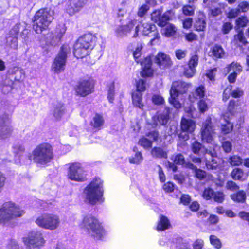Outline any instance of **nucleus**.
<instances>
[{"mask_svg": "<svg viewBox=\"0 0 249 249\" xmlns=\"http://www.w3.org/2000/svg\"><path fill=\"white\" fill-rule=\"evenodd\" d=\"M165 27L163 35L165 37H170L176 35L177 29L173 24L169 23Z\"/></svg>", "mask_w": 249, "mask_h": 249, "instance_id": "39", "label": "nucleus"}, {"mask_svg": "<svg viewBox=\"0 0 249 249\" xmlns=\"http://www.w3.org/2000/svg\"><path fill=\"white\" fill-rule=\"evenodd\" d=\"M214 191L211 188H205L202 193L203 198L206 200H210L213 198Z\"/></svg>", "mask_w": 249, "mask_h": 249, "instance_id": "56", "label": "nucleus"}, {"mask_svg": "<svg viewBox=\"0 0 249 249\" xmlns=\"http://www.w3.org/2000/svg\"><path fill=\"white\" fill-rule=\"evenodd\" d=\"M180 133L178 134V137L180 140L186 141L189 139V134L193 133L195 131L196 124L193 120L182 117L180 121Z\"/></svg>", "mask_w": 249, "mask_h": 249, "instance_id": "12", "label": "nucleus"}, {"mask_svg": "<svg viewBox=\"0 0 249 249\" xmlns=\"http://www.w3.org/2000/svg\"><path fill=\"white\" fill-rule=\"evenodd\" d=\"M191 86L190 83L184 81L178 80L172 83L169 92L175 96H179L186 94L188 92L189 88Z\"/></svg>", "mask_w": 249, "mask_h": 249, "instance_id": "18", "label": "nucleus"}, {"mask_svg": "<svg viewBox=\"0 0 249 249\" xmlns=\"http://www.w3.org/2000/svg\"><path fill=\"white\" fill-rule=\"evenodd\" d=\"M24 213V210L15 203L5 202L1 207V223L13 227L15 224L12 220L22 217Z\"/></svg>", "mask_w": 249, "mask_h": 249, "instance_id": "4", "label": "nucleus"}, {"mask_svg": "<svg viewBox=\"0 0 249 249\" xmlns=\"http://www.w3.org/2000/svg\"><path fill=\"white\" fill-rule=\"evenodd\" d=\"M79 226L81 229L86 230L90 236L96 241L102 240L106 233L103 223L97 216L92 214L83 215Z\"/></svg>", "mask_w": 249, "mask_h": 249, "instance_id": "1", "label": "nucleus"}, {"mask_svg": "<svg viewBox=\"0 0 249 249\" xmlns=\"http://www.w3.org/2000/svg\"><path fill=\"white\" fill-rule=\"evenodd\" d=\"M153 103L156 105H161L165 103L164 98L160 95L154 94L152 97Z\"/></svg>", "mask_w": 249, "mask_h": 249, "instance_id": "59", "label": "nucleus"}, {"mask_svg": "<svg viewBox=\"0 0 249 249\" xmlns=\"http://www.w3.org/2000/svg\"><path fill=\"white\" fill-rule=\"evenodd\" d=\"M248 176V173L240 167L234 168L230 173V176L233 180L241 182L246 181Z\"/></svg>", "mask_w": 249, "mask_h": 249, "instance_id": "25", "label": "nucleus"}, {"mask_svg": "<svg viewBox=\"0 0 249 249\" xmlns=\"http://www.w3.org/2000/svg\"><path fill=\"white\" fill-rule=\"evenodd\" d=\"M209 240L211 244L216 249H220L222 246V244L220 240L216 236L214 235H211L209 236Z\"/></svg>", "mask_w": 249, "mask_h": 249, "instance_id": "45", "label": "nucleus"}, {"mask_svg": "<svg viewBox=\"0 0 249 249\" xmlns=\"http://www.w3.org/2000/svg\"><path fill=\"white\" fill-rule=\"evenodd\" d=\"M162 188L166 193H170L174 192L175 185L171 181H168L163 184Z\"/></svg>", "mask_w": 249, "mask_h": 249, "instance_id": "63", "label": "nucleus"}, {"mask_svg": "<svg viewBox=\"0 0 249 249\" xmlns=\"http://www.w3.org/2000/svg\"><path fill=\"white\" fill-rule=\"evenodd\" d=\"M194 94L196 99H203L206 95V88L204 85H200L195 89Z\"/></svg>", "mask_w": 249, "mask_h": 249, "instance_id": "41", "label": "nucleus"}, {"mask_svg": "<svg viewBox=\"0 0 249 249\" xmlns=\"http://www.w3.org/2000/svg\"><path fill=\"white\" fill-rule=\"evenodd\" d=\"M13 129L11 126H3L1 133V138L6 139L10 137L12 133Z\"/></svg>", "mask_w": 249, "mask_h": 249, "instance_id": "57", "label": "nucleus"}, {"mask_svg": "<svg viewBox=\"0 0 249 249\" xmlns=\"http://www.w3.org/2000/svg\"><path fill=\"white\" fill-rule=\"evenodd\" d=\"M90 50L86 47L79 42L75 41L73 46V54L77 59H82L89 55L91 52Z\"/></svg>", "mask_w": 249, "mask_h": 249, "instance_id": "23", "label": "nucleus"}, {"mask_svg": "<svg viewBox=\"0 0 249 249\" xmlns=\"http://www.w3.org/2000/svg\"><path fill=\"white\" fill-rule=\"evenodd\" d=\"M95 81L91 77L80 78L73 87L75 95L86 97L95 91Z\"/></svg>", "mask_w": 249, "mask_h": 249, "instance_id": "8", "label": "nucleus"}, {"mask_svg": "<svg viewBox=\"0 0 249 249\" xmlns=\"http://www.w3.org/2000/svg\"><path fill=\"white\" fill-rule=\"evenodd\" d=\"M184 37L185 40L189 42H192L198 40L197 35L192 31L185 34Z\"/></svg>", "mask_w": 249, "mask_h": 249, "instance_id": "60", "label": "nucleus"}, {"mask_svg": "<svg viewBox=\"0 0 249 249\" xmlns=\"http://www.w3.org/2000/svg\"><path fill=\"white\" fill-rule=\"evenodd\" d=\"M226 124H222L221 131L224 134H227L231 132L233 128V124L231 123L229 119L224 117Z\"/></svg>", "mask_w": 249, "mask_h": 249, "instance_id": "44", "label": "nucleus"}, {"mask_svg": "<svg viewBox=\"0 0 249 249\" xmlns=\"http://www.w3.org/2000/svg\"><path fill=\"white\" fill-rule=\"evenodd\" d=\"M136 91L137 92H143L146 90V81L142 79H139L136 81Z\"/></svg>", "mask_w": 249, "mask_h": 249, "instance_id": "49", "label": "nucleus"}, {"mask_svg": "<svg viewBox=\"0 0 249 249\" xmlns=\"http://www.w3.org/2000/svg\"><path fill=\"white\" fill-rule=\"evenodd\" d=\"M170 109L169 107H165L164 111L157 115V120L161 125H165L167 124L170 115Z\"/></svg>", "mask_w": 249, "mask_h": 249, "instance_id": "33", "label": "nucleus"}, {"mask_svg": "<svg viewBox=\"0 0 249 249\" xmlns=\"http://www.w3.org/2000/svg\"><path fill=\"white\" fill-rule=\"evenodd\" d=\"M70 51L71 48L68 44H64L61 46L52 65V69L55 73H59L64 70L68 54Z\"/></svg>", "mask_w": 249, "mask_h": 249, "instance_id": "9", "label": "nucleus"}, {"mask_svg": "<svg viewBox=\"0 0 249 249\" xmlns=\"http://www.w3.org/2000/svg\"><path fill=\"white\" fill-rule=\"evenodd\" d=\"M154 62L162 69L169 68L173 64L170 56L161 52H159L155 56Z\"/></svg>", "mask_w": 249, "mask_h": 249, "instance_id": "22", "label": "nucleus"}, {"mask_svg": "<svg viewBox=\"0 0 249 249\" xmlns=\"http://www.w3.org/2000/svg\"><path fill=\"white\" fill-rule=\"evenodd\" d=\"M170 97L168 99L169 103L172 105L175 108L180 109L181 107V104L177 99V97L179 96H175L172 93L169 92Z\"/></svg>", "mask_w": 249, "mask_h": 249, "instance_id": "46", "label": "nucleus"}, {"mask_svg": "<svg viewBox=\"0 0 249 249\" xmlns=\"http://www.w3.org/2000/svg\"><path fill=\"white\" fill-rule=\"evenodd\" d=\"M104 123L103 115L96 113L90 121L89 124L93 129L98 131L102 128Z\"/></svg>", "mask_w": 249, "mask_h": 249, "instance_id": "27", "label": "nucleus"}, {"mask_svg": "<svg viewBox=\"0 0 249 249\" xmlns=\"http://www.w3.org/2000/svg\"><path fill=\"white\" fill-rule=\"evenodd\" d=\"M136 24L137 20L134 19L131 20L126 24L124 25L127 33H130L135 28V33L133 35L134 37H136L138 36V32L139 31V25Z\"/></svg>", "mask_w": 249, "mask_h": 249, "instance_id": "36", "label": "nucleus"}, {"mask_svg": "<svg viewBox=\"0 0 249 249\" xmlns=\"http://www.w3.org/2000/svg\"><path fill=\"white\" fill-rule=\"evenodd\" d=\"M97 39V38L95 35L88 32L79 36L76 41L92 50L95 46Z\"/></svg>", "mask_w": 249, "mask_h": 249, "instance_id": "20", "label": "nucleus"}, {"mask_svg": "<svg viewBox=\"0 0 249 249\" xmlns=\"http://www.w3.org/2000/svg\"><path fill=\"white\" fill-rule=\"evenodd\" d=\"M89 3V0H67L66 3V12L73 16L80 12Z\"/></svg>", "mask_w": 249, "mask_h": 249, "instance_id": "14", "label": "nucleus"}, {"mask_svg": "<svg viewBox=\"0 0 249 249\" xmlns=\"http://www.w3.org/2000/svg\"><path fill=\"white\" fill-rule=\"evenodd\" d=\"M197 107L201 113H204L209 109L208 104L204 98L199 100L197 102Z\"/></svg>", "mask_w": 249, "mask_h": 249, "instance_id": "51", "label": "nucleus"}, {"mask_svg": "<svg viewBox=\"0 0 249 249\" xmlns=\"http://www.w3.org/2000/svg\"><path fill=\"white\" fill-rule=\"evenodd\" d=\"M236 8L240 14L246 12L249 9V3L246 1H241L238 4Z\"/></svg>", "mask_w": 249, "mask_h": 249, "instance_id": "62", "label": "nucleus"}, {"mask_svg": "<svg viewBox=\"0 0 249 249\" xmlns=\"http://www.w3.org/2000/svg\"><path fill=\"white\" fill-rule=\"evenodd\" d=\"M231 199L235 202L243 203L246 200V194L243 190H238L231 194L230 196Z\"/></svg>", "mask_w": 249, "mask_h": 249, "instance_id": "34", "label": "nucleus"}, {"mask_svg": "<svg viewBox=\"0 0 249 249\" xmlns=\"http://www.w3.org/2000/svg\"><path fill=\"white\" fill-rule=\"evenodd\" d=\"M195 7L190 5H185L182 6V12L186 16H192L195 14Z\"/></svg>", "mask_w": 249, "mask_h": 249, "instance_id": "50", "label": "nucleus"}, {"mask_svg": "<svg viewBox=\"0 0 249 249\" xmlns=\"http://www.w3.org/2000/svg\"><path fill=\"white\" fill-rule=\"evenodd\" d=\"M35 223L45 230L53 231L57 229L60 223L59 216L53 213H44L38 216Z\"/></svg>", "mask_w": 249, "mask_h": 249, "instance_id": "6", "label": "nucleus"}, {"mask_svg": "<svg viewBox=\"0 0 249 249\" xmlns=\"http://www.w3.org/2000/svg\"><path fill=\"white\" fill-rule=\"evenodd\" d=\"M142 33L144 35L148 36H153V38L150 40L149 43L152 46L154 45V41L156 40L159 41L160 38L156 26L151 23H145L142 24Z\"/></svg>", "mask_w": 249, "mask_h": 249, "instance_id": "19", "label": "nucleus"}, {"mask_svg": "<svg viewBox=\"0 0 249 249\" xmlns=\"http://www.w3.org/2000/svg\"><path fill=\"white\" fill-rule=\"evenodd\" d=\"M153 157L156 158L161 159L167 158V153L160 147H154L151 151Z\"/></svg>", "mask_w": 249, "mask_h": 249, "instance_id": "38", "label": "nucleus"}, {"mask_svg": "<svg viewBox=\"0 0 249 249\" xmlns=\"http://www.w3.org/2000/svg\"><path fill=\"white\" fill-rule=\"evenodd\" d=\"M53 18L48 8H42L37 10L32 18V28L36 34H41L49 29Z\"/></svg>", "mask_w": 249, "mask_h": 249, "instance_id": "5", "label": "nucleus"}, {"mask_svg": "<svg viewBox=\"0 0 249 249\" xmlns=\"http://www.w3.org/2000/svg\"><path fill=\"white\" fill-rule=\"evenodd\" d=\"M171 227L172 225L168 218L163 214L160 215L155 229L158 231H162Z\"/></svg>", "mask_w": 249, "mask_h": 249, "instance_id": "26", "label": "nucleus"}, {"mask_svg": "<svg viewBox=\"0 0 249 249\" xmlns=\"http://www.w3.org/2000/svg\"><path fill=\"white\" fill-rule=\"evenodd\" d=\"M217 72V68L214 67L206 70L205 75L208 80L211 82H214L215 80L216 73Z\"/></svg>", "mask_w": 249, "mask_h": 249, "instance_id": "47", "label": "nucleus"}, {"mask_svg": "<svg viewBox=\"0 0 249 249\" xmlns=\"http://www.w3.org/2000/svg\"><path fill=\"white\" fill-rule=\"evenodd\" d=\"M233 28V25L231 22L230 21L224 22L221 28V31L224 35L229 34L230 31Z\"/></svg>", "mask_w": 249, "mask_h": 249, "instance_id": "52", "label": "nucleus"}, {"mask_svg": "<svg viewBox=\"0 0 249 249\" xmlns=\"http://www.w3.org/2000/svg\"><path fill=\"white\" fill-rule=\"evenodd\" d=\"M65 113V108L64 104L62 103L58 104L54 107L53 111V116L57 119H59Z\"/></svg>", "mask_w": 249, "mask_h": 249, "instance_id": "43", "label": "nucleus"}, {"mask_svg": "<svg viewBox=\"0 0 249 249\" xmlns=\"http://www.w3.org/2000/svg\"><path fill=\"white\" fill-rule=\"evenodd\" d=\"M53 145L47 142L38 144L27 156L30 161L36 164L47 165L54 159Z\"/></svg>", "mask_w": 249, "mask_h": 249, "instance_id": "2", "label": "nucleus"}, {"mask_svg": "<svg viewBox=\"0 0 249 249\" xmlns=\"http://www.w3.org/2000/svg\"><path fill=\"white\" fill-rule=\"evenodd\" d=\"M204 162L208 170H213L220 168L223 163V160L218 157L216 153H213L212 151L208 152L206 150L204 156Z\"/></svg>", "mask_w": 249, "mask_h": 249, "instance_id": "16", "label": "nucleus"}, {"mask_svg": "<svg viewBox=\"0 0 249 249\" xmlns=\"http://www.w3.org/2000/svg\"><path fill=\"white\" fill-rule=\"evenodd\" d=\"M231 96L234 98H238L244 95V91L239 87H236L231 92Z\"/></svg>", "mask_w": 249, "mask_h": 249, "instance_id": "64", "label": "nucleus"}, {"mask_svg": "<svg viewBox=\"0 0 249 249\" xmlns=\"http://www.w3.org/2000/svg\"><path fill=\"white\" fill-rule=\"evenodd\" d=\"M172 160L176 165H183L185 163V159L184 156L181 153L176 154Z\"/></svg>", "mask_w": 249, "mask_h": 249, "instance_id": "54", "label": "nucleus"}, {"mask_svg": "<svg viewBox=\"0 0 249 249\" xmlns=\"http://www.w3.org/2000/svg\"><path fill=\"white\" fill-rule=\"evenodd\" d=\"M103 183V181L98 177L93 178L84 189L85 202L95 205L98 202L104 201Z\"/></svg>", "mask_w": 249, "mask_h": 249, "instance_id": "3", "label": "nucleus"}, {"mask_svg": "<svg viewBox=\"0 0 249 249\" xmlns=\"http://www.w3.org/2000/svg\"><path fill=\"white\" fill-rule=\"evenodd\" d=\"M206 17L203 11L198 12L197 18L196 19L194 28L197 32H204L206 28Z\"/></svg>", "mask_w": 249, "mask_h": 249, "instance_id": "24", "label": "nucleus"}, {"mask_svg": "<svg viewBox=\"0 0 249 249\" xmlns=\"http://www.w3.org/2000/svg\"><path fill=\"white\" fill-rule=\"evenodd\" d=\"M141 65V77L144 78H151L154 75V70L152 68L153 61L151 55H148L140 62Z\"/></svg>", "mask_w": 249, "mask_h": 249, "instance_id": "17", "label": "nucleus"}, {"mask_svg": "<svg viewBox=\"0 0 249 249\" xmlns=\"http://www.w3.org/2000/svg\"><path fill=\"white\" fill-rule=\"evenodd\" d=\"M13 150L15 156H20L24 153L25 149L22 144H16L13 146Z\"/></svg>", "mask_w": 249, "mask_h": 249, "instance_id": "55", "label": "nucleus"}, {"mask_svg": "<svg viewBox=\"0 0 249 249\" xmlns=\"http://www.w3.org/2000/svg\"><path fill=\"white\" fill-rule=\"evenodd\" d=\"M226 69L227 73H229L231 70L236 72L237 74L242 71V67L241 65L238 62H231L227 66Z\"/></svg>", "mask_w": 249, "mask_h": 249, "instance_id": "42", "label": "nucleus"}, {"mask_svg": "<svg viewBox=\"0 0 249 249\" xmlns=\"http://www.w3.org/2000/svg\"><path fill=\"white\" fill-rule=\"evenodd\" d=\"M198 64V56L196 54L192 55L188 62V66L193 69H196Z\"/></svg>", "mask_w": 249, "mask_h": 249, "instance_id": "61", "label": "nucleus"}, {"mask_svg": "<svg viewBox=\"0 0 249 249\" xmlns=\"http://www.w3.org/2000/svg\"><path fill=\"white\" fill-rule=\"evenodd\" d=\"M238 106V104L237 101L234 99H231L228 103L226 111L223 115L224 117L230 119L234 116L236 112V107Z\"/></svg>", "mask_w": 249, "mask_h": 249, "instance_id": "29", "label": "nucleus"}, {"mask_svg": "<svg viewBox=\"0 0 249 249\" xmlns=\"http://www.w3.org/2000/svg\"><path fill=\"white\" fill-rule=\"evenodd\" d=\"M226 6L227 4L225 3L220 2L218 3L217 7H208V15L209 17L216 18L221 15Z\"/></svg>", "mask_w": 249, "mask_h": 249, "instance_id": "28", "label": "nucleus"}, {"mask_svg": "<svg viewBox=\"0 0 249 249\" xmlns=\"http://www.w3.org/2000/svg\"><path fill=\"white\" fill-rule=\"evenodd\" d=\"M210 56L216 59L222 58L225 54V51L222 46L219 44H214L210 48Z\"/></svg>", "mask_w": 249, "mask_h": 249, "instance_id": "31", "label": "nucleus"}, {"mask_svg": "<svg viewBox=\"0 0 249 249\" xmlns=\"http://www.w3.org/2000/svg\"><path fill=\"white\" fill-rule=\"evenodd\" d=\"M22 241L27 249H39L44 247L46 240L43 233L38 231H31Z\"/></svg>", "mask_w": 249, "mask_h": 249, "instance_id": "7", "label": "nucleus"}, {"mask_svg": "<svg viewBox=\"0 0 249 249\" xmlns=\"http://www.w3.org/2000/svg\"><path fill=\"white\" fill-rule=\"evenodd\" d=\"M203 147L202 144L197 140H195L191 145L192 152L196 155L199 154Z\"/></svg>", "mask_w": 249, "mask_h": 249, "instance_id": "53", "label": "nucleus"}, {"mask_svg": "<svg viewBox=\"0 0 249 249\" xmlns=\"http://www.w3.org/2000/svg\"><path fill=\"white\" fill-rule=\"evenodd\" d=\"M67 178L70 180L77 182H83L86 180L85 170L80 163H69Z\"/></svg>", "mask_w": 249, "mask_h": 249, "instance_id": "11", "label": "nucleus"}, {"mask_svg": "<svg viewBox=\"0 0 249 249\" xmlns=\"http://www.w3.org/2000/svg\"><path fill=\"white\" fill-rule=\"evenodd\" d=\"M213 125L211 118H208L203 123L200 130L201 140L203 142L211 143L213 141Z\"/></svg>", "mask_w": 249, "mask_h": 249, "instance_id": "15", "label": "nucleus"}, {"mask_svg": "<svg viewBox=\"0 0 249 249\" xmlns=\"http://www.w3.org/2000/svg\"><path fill=\"white\" fill-rule=\"evenodd\" d=\"M138 143L143 148L147 149L152 148L153 142L147 138L142 137L139 139Z\"/></svg>", "mask_w": 249, "mask_h": 249, "instance_id": "48", "label": "nucleus"}, {"mask_svg": "<svg viewBox=\"0 0 249 249\" xmlns=\"http://www.w3.org/2000/svg\"><path fill=\"white\" fill-rule=\"evenodd\" d=\"M225 195L222 191L214 192L213 196V199L214 202L218 203H222L225 200Z\"/></svg>", "mask_w": 249, "mask_h": 249, "instance_id": "58", "label": "nucleus"}, {"mask_svg": "<svg viewBox=\"0 0 249 249\" xmlns=\"http://www.w3.org/2000/svg\"><path fill=\"white\" fill-rule=\"evenodd\" d=\"M132 150L135 152V155L129 158V162L131 164H139L143 160L142 154L141 152L138 151V148L137 146H134Z\"/></svg>", "mask_w": 249, "mask_h": 249, "instance_id": "32", "label": "nucleus"}, {"mask_svg": "<svg viewBox=\"0 0 249 249\" xmlns=\"http://www.w3.org/2000/svg\"><path fill=\"white\" fill-rule=\"evenodd\" d=\"M20 31V24H16L9 31V37L12 38L11 40L15 44V46L18 45V38Z\"/></svg>", "mask_w": 249, "mask_h": 249, "instance_id": "35", "label": "nucleus"}, {"mask_svg": "<svg viewBox=\"0 0 249 249\" xmlns=\"http://www.w3.org/2000/svg\"><path fill=\"white\" fill-rule=\"evenodd\" d=\"M228 161L232 166H239L243 163V160L238 155H234L229 157Z\"/></svg>", "mask_w": 249, "mask_h": 249, "instance_id": "40", "label": "nucleus"}, {"mask_svg": "<svg viewBox=\"0 0 249 249\" xmlns=\"http://www.w3.org/2000/svg\"><path fill=\"white\" fill-rule=\"evenodd\" d=\"M7 75L13 79L7 82L6 79L4 82L5 84L1 86V90L4 94L6 92L4 90L5 88L7 89L8 91H11L13 89L14 81L19 82L24 77L23 70L17 66L9 69L7 72Z\"/></svg>", "mask_w": 249, "mask_h": 249, "instance_id": "10", "label": "nucleus"}, {"mask_svg": "<svg viewBox=\"0 0 249 249\" xmlns=\"http://www.w3.org/2000/svg\"><path fill=\"white\" fill-rule=\"evenodd\" d=\"M131 96L133 106L142 110H143L144 105L142 102V94L141 92H133Z\"/></svg>", "mask_w": 249, "mask_h": 249, "instance_id": "30", "label": "nucleus"}, {"mask_svg": "<svg viewBox=\"0 0 249 249\" xmlns=\"http://www.w3.org/2000/svg\"><path fill=\"white\" fill-rule=\"evenodd\" d=\"M249 22V19L245 16H241L238 17L235 21V30L237 31L241 30V28L245 27L248 25Z\"/></svg>", "mask_w": 249, "mask_h": 249, "instance_id": "37", "label": "nucleus"}, {"mask_svg": "<svg viewBox=\"0 0 249 249\" xmlns=\"http://www.w3.org/2000/svg\"><path fill=\"white\" fill-rule=\"evenodd\" d=\"M249 43L247 41L243 30H239L237 31V33L234 34L231 40V44L234 46L235 49H239L243 51L244 47L246 46Z\"/></svg>", "mask_w": 249, "mask_h": 249, "instance_id": "21", "label": "nucleus"}, {"mask_svg": "<svg viewBox=\"0 0 249 249\" xmlns=\"http://www.w3.org/2000/svg\"><path fill=\"white\" fill-rule=\"evenodd\" d=\"M171 14L172 11L170 10L162 14L161 11L154 10L151 14V20L160 27H164L168 24L169 21L172 20Z\"/></svg>", "mask_w": 249, "mask_h": 249, "instance_id": "13", "label": "nucleus"}]
</instances>
